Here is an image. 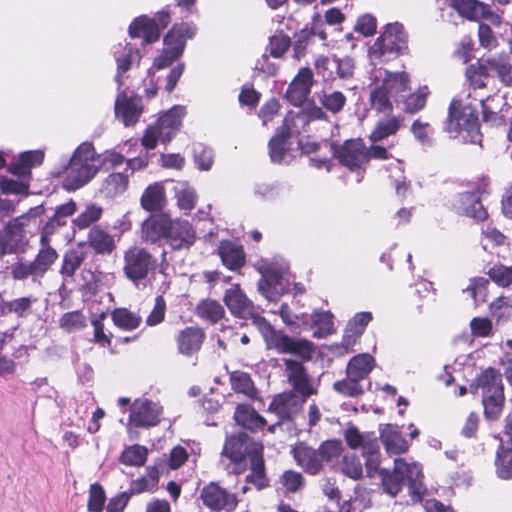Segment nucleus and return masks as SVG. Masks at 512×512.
Instances as JSON below:
<instances>
[{
    "mask_svg": "<svg viewBox=\"0 0 512 512\" xmlns=\"http://www.w3.org/2000/svg\"><path fill=\"white\" fill-rule=\"evenodd\" d=\"M370 79V106L378 113L391 112L392 98L398 102V97H402V93L410 90V79L406 72H390L384 68H375L370 74Z\"/></svg>",
    "mask_w": 512,
    "mask_h": 512,
    "instance_id": "f257e3e1",
    "label": "nucleus"
},
{
    "mask_svg": "<svg viewBox=\"0 0 512 512\" xmlns=\"http://www.w3.org/2000/svg\"><path fill=\"white\" fill-rule=\"evenodd\" d=\"M256 269L262 276L258 281V291L269 301H276L289 292L292 285L297 292L302 291L298 284L292 283L289 264L283 257L262 258L257 261Z\"/></svg>",
    "mask_w": 512,
    "mask_h": 512,
    "instance_id": "f03ea898",
    "label": "nucleus"
},
{
    "mask_svg": "<svg viewBox=\"0 0 512 512\" xmlns=\"http://www.w3.org/2000/svg\"><path fill=\"white\" fill-rule=\"evenodd\" d=\"M444 130L451 138L461 135L466 143L481 144L482 134L477 107L468 100L453 99L448 108Z\"/></svg>",
    "mask_w": 512,
    "mask_h": 512,
    "instance_id": "7ed1b4c3",
    "label": "nucleus"
},
{
    "mask_svg": "<svg viewBox=\"0 0 512 512\" xmlns=\"http://www.w3.org/2000/svg\"><path fill=\"white\" fill-rule=\"evenodd\" d=\"M422 468L417 463L408 464L403 459H395L394 469L380 471V479L383 489L391 496H396L406 483L408 492L414 502H420L426 493L423 484Z\"/></svg>",
    "mask_w": 512,
    "mask_h": 512,
    "instance_id": "20e7f679",
    "label": "nucleus"
},
{
    "mask_svg": "<svg viewBox=\"0 0 512 512\" xmlns=\"http://www.w3.org/2000/svg\"><path fill=\"white\" fill-rule=\"evenodd\" d=\"M99 167V156L96 154L93 144L81 143L65 168L64 187L69 191L83 187L94 178Z\"/></svg>",
    "mask_w": 512,
    "mask_h": 512,
    "instance_id": "39448f33",
    "label": "nucleus"
},
{
    "mask_svg": "<svg viewBox=\"0 0 512 512\" xmlns=\"http://www.w3.org/2000/svg\"><path fill=\"white\" fill-rule=\"evenodd\" d=\"M408 48V36L399 22L388 23L384 31L369 48L371 59L388 62L397 58Z\"/></svg>",
    "mask_w": 512,
    "mask_h": 512,
    "instance_id": "423d86ee",
    "label": "nucleus"
},
{
    "mask_svg": "<svg viewBox=\"0 0 512 512\" xmlns=\"http://www.w3.org/2000/svg\"><path fill=\"white\" fill-rule=\"evenodd\" d=\"M476 387L482 390V404L487 419H497L502 411L504 392L502 376L492 367L484 370L476 379Z\"/></svg>",
    "mask_w": 512,
    "mask_h": 512,
    "instance_id": "0eeeda50",
    "label": "nucleus"
},
{
    "mask_svg": "<svg viewBox=\"0 0 512 512\" xmlns=\"http://www.w3.org/2000/svg\"><path fill=\"white\" fill-rule=\"evenodd\" d=\"M196 32L197 28L192 22L174 24L164 37V43L167 48L155 58L153 66L157 69H164L170 66L183 54L186 41L192 39Z\"/></svg>",
    "mask_w": 512,
    "mask_h": 512,
    "instance_id": "6e6552de",
    "label": "nucleus"
},
{
    "mask_svg": "<svg viewBox=\"0 0 512 512\" xmlns=\"http://www.w3.org/2000/svg\"><path fill=\"white\" fill-rule=\"evenodd\" d=\"M158 267V259L146 248L133 246L124 252L123 273L139 287Z\"/></svg>",
    "mask_w": 512,
    "mask_h": 512,
    "instance_id": "1a4fd4ad",
    "label": "nucleus"
},
{
    "mask_svg": "<svg viewBox=\"0 0 512 512\" xmlns=\"http://www.w3.org/2000/svg\"><path fill=\"white\" fill-rule=\"evenodd\" d=\"M163 413L162 406L147 398L136 399L129 409L128 426L135 428H148L156 426Z\"/></svg>",
    "mask_w": 512,
    "mask_h": 512,
    "instance_id": "9d476101",
    "label": "nucleus"
},
{
    "mask_svg": "<svg viewBox=\"0 0 512 512\" xmlns=\"http://www.w3.org/2000/svg\"><path fill=\"white\" fill-rule=\"evenodd\" d=\"M200 499L205 507L215 512H232L235 510L238 503L235 494L228 492L214 482L205 485L201 489Z\"/></svg>",
    "mask_w": 512,
    "mask_h": 512,
    "instance_id": "9b49d317",
    "label": "nucleus"
},
{
    "mask_svg": "<svg viewBox=\"0 0 512 512\" xmlns=\"http://www.w3.org/2000/svg\"><path fill=\"white\" fill-rule=\"evenodd\" d=\"M263 447L258 442L254 441L246 433L240 432L238 434L227 437L223 447L222 457L226 459H239L243 456H248L249 460L262 454Z\"/></svg>",
    "mask_w": 512,
    "mask_h": 512,
    "instance_id": "f8f14e48",
    "label": "nucleus"
},
{
    "mask_svg": "<svg viewBox=\"0 0 512 512\" xmlns=\"http://www.w3.org/2000/svg\"><path fill=\"white\" fill-rule=\"evenodd\" d=\"M333 153L342 165L351 170L367 163V149L360 139L347 140L341 146H333Z\"/></svg>",
    "mask_w": 512,
    "mask_h": 512,
    "instance_id": "ddd939ff",
    "label": "nucleus"
},
{
    "mask_svg": "<svg viewBox=\"0 0 512 512\" xmlns=\"http://www.w3.org/2000/svg\"><path fill=\"white\" fill-rule=\"evenodd\" d=\"M112 54L117 65V72L114 79L118 85V89H120L123 85L124 74L133 66L140 64L141 54L137 48H134L128 42L114 45L112 47Z\"/></svg>",
    "mask_w": 512,
    "mask_h": 512,
    "instance_id": "4468645a",
    "label": "nucleus"
},
{
    "mask_svg": "<svg viewBox=\"0 0 512 512\" xmlns=\"http://www.w3.org/2000/svg\"><path fill=\"white\" fill-rule=\"evenodd\" d=\"M315 67L318 74L324 78L334 79L333 72L335 71L337 77L340 79H349L354 74V60L350 57H319L315 62Z\"/></svg>",
    "mask_w": 512,
    "mask_h": 512,
    "instance_id": "2eb2a0df",
    "label": "nucleus"
},
{
    "mask_svg": "<svg viewBox=\"0 0 512 512\" xmlns=\"http://www.w3.org/2000/svg\"><path fill=\"white\" fill-rule=\"evenodd\" d=\"M196 240V232L187 220L171 219L166 243L173 250L189 249Z\"/></svg>",
    "mask_w": 512,
    "mask_h": 512,
    "instance_id": "dca6fc26",
    "label": "nucleus"
},
{
    "mask_svg": "<svg viewBox=\"0 0 512 512\" xmlns=\"http://www.w3.org/2000/svg\"><path fill=\"white\" fill-rule=\"evenodd\" d=\"M313 72L304 67L299 70L286 91V99L294 106L302 105L311 92Z\"/></svg>",
    "mask_w": 512,
    "mask_h": 512,
    "instance_id": "f3484780",
    "label": "nucleus"
},
{
    "mask_svg": "<svg viewBox=\"0 0 512 512\" xmlns=\"http://www.w3.org/2000/svg\"><path fill=\"white\" fill-rule=\"evenodd\" d=\"M453 208L459 214L473 218L476 221H483L488 217L480 196L474 192L459 193L453 200Z\"/></svg>",
    "mask_w": 512,
    "mask_h": 512,
    "instance_id": "a211bd4d",
    "label": "nucleus"
},
{
    "mask_svg": "<svg viewBox=\"0 0 512 512\" xmlns=\"http://www.w3.org/2000/svg\"><path fill=\"white\" fill-rule=\"evenodd\" d=\"M171 218L164 213L152 214L146 218L141 226V238L152 244L164 239L166 241Z\"/></svg>",
    "mask_w": 512,
    "mask_h": 512,
    "instance_id": "6ab92c4d",
    "label": "nucleus"
},
{
    "mask_svg": "<svg viewBox=\"0 0 512 512\" xmlns=\"http://www.w3.org/2000/svg\"><path fill=\"white\" fill-rule=\"evenodd\" d=\"M115 114L125 126H133L142 114V101L139 97H128L120 91L115 101Z\"/></svg>",
    "mask_w": 512,
    "mask_h": 512,
    "instance_id": "aec40b11",
    "label": "nucleus"
},
{
    "mask_svg": "<svg viewBox=\"0 0 512 512\" xmlns=\"http://www.w3.org/2000/svg\"><path fill=\"white\" fill-rule=\"evenodd\" d=\"M128 33L131 38H141L143 45L152 44L160 38L156 20L147 15L136 17L129 25Z\"/></svg>",
    "mask_w": 512,
    "mask_h": 512,
    "instance_id": "412c9836",
    "label": "nucleus"
},
{
    "mask_svg": "<svg viewBox=\"0 0 512 512\" xmlns=\"http://www.w3.org/2000/svg\"><path fill=\"white\" fill-rule=\"evenodd\" d=\"M292 454L297 465L310 475H317L323 468L318 450L304 443L296 445L292 449Z\"/></svg>",
    "mask_w": 512,
    "mask_h": 512,
    "instance_id": "4be33fe9",
    "label": "nucleus"
},
{
    "mask_svg": "<svg viewBox=\"0 0 512 512\" xmlns=\"http://www.w3.org/2000/svg\"><path fill=\"white\" fill-rule=\"evenodd\" d=\"M186 114V107L182 105H175L167 112H165L158 121L156 126L161 130L163 143L171 141L175 133L180 129L182 119Z\"/></svg>",
    "mask_w": 512,
    "mask_h": 512,
    "instance_id": "5701e85b",
    "label": "nucleus"
},
{
    "mask_svg": "<svg viewBox=\"0 0 512 512\" xmlns=\"http://www.w3.org/2000/svg\"><path fill=\"white\" fill-rule=\"evenodd\" d=\"M224 302L234 316L242 319L251 316L255 310L253 302L247 298L238 286L226 290Z\"/></svg>",
    "mask_w": 512,
    "mask_h": 512,
    "instance_id": "b1692460",
    "label": "nucleus"
},
{
    "mask_svg": "<svg viewBox=\"0 0 512 512\" xmlns=\"http://www.w3.org/2000/svg\"><path fill=\"white\" fill-rule=\"evenodd\" d=\"M272 348H275L280 353H289L299 356L302 360H309L313 352L312 344L308 340L293 339L282 333L277 337Z\"/></svg>",
    "mask_w": 512,
    "mask_h": 512,
    "instance_id": "393cba45",
    "label": "nucleus"
},
{
    "mask_svg": "<svg viewBox=\"0 0 512 512\" xmlns=\"http://www.w3.org/2000/svg\"><path fill=\"white\" fill-rule=\"evenodd\" d=\"M305 401L298 396L290 393L277 395L270 403L269 410L276 413L280 419H292L300 410Z\"/></svg>",
    "mask_w": 512,
    "mask_h": 512,
    "instance_id": "a878e982",
    "label": "nucleus"
},
{
    "mask_svg": "<svg viewBox=\"0 0 512 512\" xmlns=\"http://www.w3.org/2000/svg\"><path fill=\"white\" fill-rule=\"evenodd\" d=\"M218 253L223 265L230 270H237L245 264V252L242 245L233 241H221Z\"/></svg>",
    "mask_w": 512,
    "mask_h": 512,
    "instance_id": "bb28decb",
    "label": "nucleus"
},
{
    "mask_svg": "<svg viewBox=\"0 0 512 512\" xmlns=\"http://www.w3.org/2000/svg\"><path fill=\"white\" fill-rule=\"evenodd\" d=\"M234 419L238 425L250 431L260 430L266 424L265 419L248 404L237 405L234 412Z\"/></svg>",
    "mask_w": 512,
    "mask_h": 512,
    "instance_id": "cd10ccee",
    "label": "nucleus"
},
{
    "mask_svg": "<svg viewBox=\"0 0 512 512\" xmlns=\"http://www.w3.org/2000/svg\"><path fill=\"white\" fill-rule=\"evenodd\" d=\"M205 334L197 327H187L182 330L177 338L179 352L191 355L198 351L204 341Z\"/></svg>",
    "mask_w": 512,
    "mask_h": 512,
    "instance_id": "c85d7f7f",
    "label": "nucleus"
},
{
    "mask_svg": "<svg viewBox=\"0 0 512 512\" xmlns=\"http://www.w3.org/2000/svg\"><path fill=\"white\" fill-rule=\"evenodd\" d=\"M0 237L8 254L17 252L24 243L23 223L20 218L9 221Z\"/></svg>",
    "mask_w": 512,
    "mask_h": 512,
    "instance_id": "c756f323",
    "label": "nucleus"
},
{
    "mask_svg": "<svg viewBox=\"0 0 512 512\" xmlns=\"http://www.w3.org/2000/svg\"><path fill=\"white\" fill-rule=\"evenodd\" d=\"M374 364L375 360L371 355L366 353L358 354L348 362L346 375L364 383L371 373Z\"/></svg>",
    "mask_w": 512,
    "mask_h": 512,
    "instance_id": "7c9ffc66",
    "label": "nucleus"
},
{
    "mask_svg": "<svg viewBox=\"0 0 512 512\" xmlns=\"http://www.w3.org/2000/svg\"><path fill=\"white\" fill-rule=\"evenodd\" d=\"M129 175L124 173H111L102 182L100 193L106 198H116L128 188Z\"/></svg>",
    "mask_w": 512,
    "mask_h": 512,
    "instance_id": "2f4dec72",
    "label": "nucleus"
},
{
    "mask_svg": "<svg viewBox=\"0 0 512 512\" xmlns=\"http://www.w3.org/2000/svg\"><path fill=\"white\" fill-rule=\"evenodd\" d=\"M88 241L97 254H111L116 247L113 236L98 226L90 230Z\"/></svg>",
    "mask_w": 512,
    "mask_h": 512,
    "instance_id": "473e14b6",
    "label": "nucleus"
},
{
    "mask_svg": "<svg viewBox=\"0 0 512 512\" xmlns=\"http://www.w3.org/2000/svg\"><path fill=\"white\" fill-rule=\"evenodd\" d=\"M381 441L390 454H401L407 451L408 443L402 434L393 426L387 425L380 434Z\"/></svg>",
    "mask_w": 512,
    "mask_h": 512,
    "instance_id": "72a5a7b5",
    "label": "nucleus"
},
{
    "mask_svg": "<svg viewBox=\"0 0 512 512\" xmlns=\"http://www.w3.org/2000/svg\"><path fill=\"white\" fill-rule=\"evenodd\" d=\"M165 205V193L162 184L149 185L141 196V206L149 212L161 210Z\"/></svg>",
    "mask_w": 512,
    "mask_h": 512,
    "instance_id": "f704fd0d",
    "label": "nucleus"
},
{
    "mask_svg": "<svg viewBox=\"0 0 512 512\" xmlns=\"http://www.w3.org/2000/svg\"><path fill=\"white\" fill-rule=\"evenodd\" d=\"M496 474L500 479H512V446L500 443L495 458Z\"/></svg>",
    "mask_w": 512,
    "mask_h": 512,
    "instance_id": "c9c22d12",
    "label": "nucleus"
},
{
    "mask_svg": "<svg viewBox=\"0 0 512 512\" xmlns=\"http://www.w3.org/2000/svg\"><path fill=\"white\" fill-rule=\"evenodd\" d=\"M371 388V382L362 383L359 380L346 375L345 379L334 382L333 389L345 397H358Z\"/></svg>",
    "mask_w": 512,
    "mask_h": 512,
    "instance_id": "e433bc0d",
    "label": "nucleus"
},
{
    "mask_svg": "<svg viewBox=\"0 0 512 512\" xmlns=\"http://www.w3.org/2000/svg\"><path fill=\"white\" fill-rule=\"evenodd\" d=\"M250 473L246 475V483L252 484L257 490L266 488L269 485V480L265 474V465L262 454L254 456L249 460Z\"/></svg>",
    "mask_w": 512,
    "mask_h": 512,
    "instance_id": "4c0bfd02",
    "label": "nucleus"
},
{
    "mask_svg": "<svg viewBox=\"0 0 512 512\" xmlns=\"http://www.w3.org/2000/svg\"><path fill=\"white\" fill-rule=\"evenodd\" d=\"M490 77H498L505 86L512 85V66L502 58H488L484 60Z\"/></svg>",
    "mask_w": 512,
    "mask_h": 512,
    "instance_id": "58836bf2",
    "label": "nucleus"
},
{
    "mask_svg": "<svg viewBox=\"0 0 512 512\" xmlns=\"http://www.w3.org/2000/svg\"><path fill=\"white\" fill-rule=\"evenodd\" d=\"M451 6L468 20H479L487 10L486 4L478 0H451Z\"/></svg>",
    "mask_w": 512,
    "mask_h": 512,
    "instance_id": "ea45409f",
    "label": "nucleus"
},
{
    "mask_svg": "<svg viewBox=\"0 0 512 512\" xmlns=\"http://www.w3.org/2000/svg\"><path fill=\"white\" fill-rule=\"evenodd\" d=\"M172 190L177 200V205L181 210L190 211L196 204V193L193 187L187 182H172Z\"/></svg>",
    "mask_w": 512,
    "mask_h": 512,
    "instance_id": "a19ab883",
    "label": "nucleus"
},
{
    "mask_svg": "<svg viewBox=\"0 0 512 512\" xmlns=\"http://www.w3.org/2000/svg\"><path fill=\"white\" fill-rule=\"evenodd\" d=\"M363 457L365 458V466L367 476L374 478L380 477V446L378 441H368L364 446Z\"/></svg>",
    "mask_w": 512,
    "mask_h": 512,
    "instance_id": "79ce46f5",
    "label": "nucleus"
},
{
    "mask_svg": "<svg viewBox=\"0 0 512 512\" xmlns=\"http://www.w3.org/2000/svg\"><path fill=\"white\" fill-rule=\"evenodd\" d=\"M86 258V253L81 249H70L63 257L60 273L66 278H72Z\"/></svg>",
    "mask_w": 512,
    "mask_h": 512,
    "instance_id": "37998d69",
    "label": "nucleus"
},
{
    "mask_svg": "<svg viewBox=\"0 0 512 512\" xmlns=\"http://www.w3.org/2000/svg\"><path fill=\"white\" fill-rule=\"evenodd\" d=\"M312 323L316 327L313 337L325 338L334 332L333 314L329 311H315L312 316Z\"/></svg>",
    "mask_w": 512,
    "mask_h": 512,
    "instance_id": "c03bdc74",
    "label": "nucleus"
},
{
    "mask_svg": "<svg viewBox=\"0 0 512 512\" xmlns=\"http://www.w3.org/2000/svg\"><path fill=\"white\" fill-rule=\"evenodd\" d=\"M400 120L395 116L381 119L377 122L374 130L370 134L372 142L381 141L391 135H395L400 129Z\"/></svg>",
    "mask_w": 512,
    "mask_h": 512,
    "instance_id": "a18cd8bd",
    "label": "nucleus"
},
{
    "mask_svg": "<svg viewBox=\"0 0 512 512\" xmlns=\"http://www.w3.org/2000/svg\"><path fill=\"white\" fill-rule=\"evenodd\" d=\"M76 211V204L73 200L58 206L55 209L53 216H51L44 226L46 233H52L57 227L63 226L66 223V218L73 215Z\"/></svg>",
    "mask_w": 512,
    "mask_h": 512,
    "instance_id": "49530a36",
    "label": "nucleus"
},
{
    "mask_svg": "<svg viewBox=\"0 0 512 512\" xmlns=\"http://www.w3.org/2000/svg\"><path fill=\"white\" fill-rule=\"evenodd\" d=\"M230 383L232 389L237 393L245 394L248 397H254L257 390L250 375L243 371H234L230 374Z\"/></svg>",
    "mask_w": 512,
    "mask_h": 512,
    "instance_id": "de8ad7c7",
    "label": "nucleus"
},
{
    "mask_svg": "<svg viewBox=\"0 0 512 512\" xmlns=\"http://www.w3.org/2000/svg\"><path fill=\"white\" fill-rule=\"evenodd\" d=\"M111 316L114 324L123 330H134L141 323V317L126 308L115 309Z\"/></svg>",
    "mask_w": 512,
    "mask_h": 512,
    "instance_id": "09e8293b",
    "label": "nucleus"
},
{
    "mask_svg": "<svg viewBox=\"0 0 512 512\" xmlns=\"http://www.w3.org/2000/svg\"><path fill=\"white\" fill-rule=\"evenodd\" d=\"M313 43L314 38L312 32H309L307 26L296 32L292 42L293 58L300 60L306 55L308 49L313 45Z\"/></svg>",
    "mask_w": 512,
    "mask_h": 512,
    "instance_id": "8fccbe9b",
    "label": "nucleus"
},
{
    "mask_svg": "<svg viewBox=\"0 0 512 512\" xmlns=\"http://www.w3.org/2000/svg\"><path fill=\"white\" fill-rule=\"evenodd\" d=\"M247 319H250L252 324L259 330L267 344V347L272 348L274 342H276L277 337H279L281 333L277 332L272 325L263 316L257 314L255 310Z\"/></svg>",
    "mask_w": 512,
    "mask_h": 512,
    "instance_id": "3c124183",
    "label": "nucleus"
},
{
    "mask_svg": "<svg viewBox=\"0 0 512 512\" xmlns=\"http://www.w3.org/2000/svg\"><path fill=\"white\" fill-rule=\"evenodd\" d=\"M197 315L212 323L218 322L224 315L222 305L211 299L202 300L196 307Z\"/></svg>",
    "mask_w": 512,
    "mask_h": 512,
    "instance_id": "603ef678",
    "label": "nucleus"
},
{
    "mask_svg": "<svg viewBox=\"0 0 512 512\" xmlns=\"http://www.w3.org/2000/svg\"><path fill=\"white\" fill-rule=\"evenodd\" d=\"M148 450L142 445H132L123 450L120 462L127 466H142L147 460Z\"/></svg>",
    "mask_w": 512,
    "mask_h": 512,
    "instance_id": "864d4df0",
    "label": "nucleus"
},
{
    "mask_svg": "<svg viewBox=\"0 0 512 512\" xmlns=\"http://www.w3.org/2000/svg\"><path fill=\"white\" fill-rule=\"evenodd\" d=\"M308 124L309 121L302 110L296 113L290 112L284 119L281 131H284V133L288 134L290 137L291 135L300 134L302 131H305Z\"/></svg>",
    "mask_w": 512,
    "mask_h": 512,
    "instance_id": "5fc2aeb1",
    "label": "nucleus"
},
{
    "mask_svg": "<svg viewBox=\"0 0 512 512\" xmlns=\"http://www.w3.org/2000/svg\"><path fill=\"white\" fill-rule=\"evenodd\" d=\"M43 159L44 153L40 150L25 151L20 154L18 163L11 168V171L14 174H23L25 170L40 165Z\"/></svg>",
    "mask_w": 512,
    "mask_h": 512,
    "instance_id": "6e6d98bb",
    "label": "nucleus"
},
{
    "mask_svg": "<svg viewBox=\"0 0 512 512\" xmlns=\"http://www.w3.org/2000/svg\"><path fill=\"white\" fill-rule=\"evenodd\" d=\"M466 76L471 85L475 88L485 87L490 76L484 63V59L477 62L476 64H471L468 66L466 69Z\"/></svg>",
    "mask_w": 512,
    "mask_h": 512,
    "instance_id": "4d7b16f0",
    "label": "nucleus"
},
{
    "mask_svg": "<svg viewBox=\"0 0 512 512\" xmlns=\"http://www.w3.org/2000/svg\"><path fill=\"white\" fill-rule=\"evenodd\" d=\"M289 138L288 134L284 131H278L275 136L269 141V155L273 163H281L286 152V140Z\"/></svg>",
    "mask_w": 512,
    "mask_h": 512,
    "instance_id": "13d9d810",
    "label": "nucleus"
},
{
    "mask_svg": "<svg viewBox=\"0 0 512 512\" xmlns=\"http://www.w3.org/2000/svg\"><path fill=\"white\" fill-rule=\"evenodd\" d=\"M57 257V252L50 246H44L39 250L33 262L40 277H43V275L50 269Z\"/></svg>",
    "mask_w": 512,
    "mask_h": 512,
    "instance_id": "bf43d9fd",
    "label": "nucleus"
},
{
    "mask_svg": "<svg viewBox=\"0 0 512 512\" xmlns=\"http://www.w3.org/2000/svg\"><path fill=\"white\" fill-rule=\"evenodd\" d=\"M341 471L351 479H360L363 475L360 458L354 453L344 455L341 462Z\"/></svg>",
    "mask_w": 512,
    "mask_h": 512,
    "instance_id": "052dcab7",
    "label": "nucleus"
},
{
    "mask_svg": "<svg viewBox=\"0 0 512 512\" xmlns=\"http://www.w3.org/2000/svg\"><path fill=\"white\" fill-rule=\"evenodd\" d=\"M102 213L103 209L101 206L90 204L74 219V224L79 229L87 228L97 222L101 218Z\"/></svg>",
    "mask_w": 512,
    "mask_h": 512,
    "instance_id": "680f3d73",
    "label": "nucleus"
},
{
    "mask_svg": "<svg viewBox=\"0 0 512 512\" xmlns=\"http://www.w3.org/2000/svg\"><path fill=\"white\" fill-rule=\"evenodd\" d=\"M292 46V41L288 35L278 33L269 38V44L266 51L274 58H280Z\"/></svg>",
    "mask_w": 512,
    "mask_h": 512,
    "instance_id": "e2e57ef3",
    "label": "nucleus"
},
{
    "mask_svg": "<svg viewBox=\"0 0 512 512\" xmlns=\"http://www.w3.org/2000/svg\"><path fill=\"white\" fill-rule=\"evenodd\" d=\"M158 484V475L155 470L148 473L147 476H143L139 479L132 481L129 493L131 495L140 494L148 491L153 492Z\"/></svg>",
    "mask_w": 512,
    "mask_h": 512,
    "instance_id": "0e129e2a",
    "label": "nucleus"
},
{
    "mask_svg": "<svg viewBox=\"0 0 512 512\" xmlns=\"http://www.w3.org/2000/svg\"><path fill=\"white\" fill-rule=\"evenodd\" d=\"M280 483L287 493H296L305 486V479L300 472L285 471L280 477Z\"/></svg>",
    "mask_w": 512,
    "mask_h": 512,
    "instance_id": "69168bd1",
    "label": "nucleus"
},
{
    "mask_svg": "<svg viewBox=\"0 0 512 512\" xmlns=\"http://www.w3.org/2000/svg\"><path fill=\"white\" fill-rule=\"evenodd\" d=\"M106 501L105 491L99 483L91 484L87 509L89 512H102Z\"/></svg>",
    "mask_w": 512,
    "mask_h": 512,
    "instance_id": "338daca9",
    "label": "nucleus"
},
{
    "mask_svg": "<svg viewBox=\"0 0 512 512\" xmlns=\"http://www.w3.org/2000/svg\"><path fill=\"white\" fill-rule=\"evenodd\" d=\"M488 275L498 286L508 287L512 284V266L494 265L489 269Z\"/></svg>",
    "mask_w": 512,
    "mask_h": 512,
    "instance_id": "774afa93",
    "label": "nucleus"
}]
</instances>
